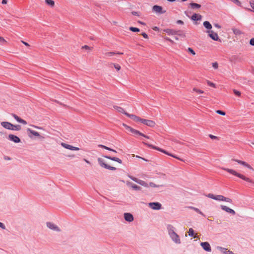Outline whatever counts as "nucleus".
Segmentation results:
<instances>
[{
    "label": "nucleus",
    "mask_w": 254,
    "mask_h": 254,
    "mask_svg": "<svg viewBox=\"0 0 254 254\" xmlns=\"http://www.w3.org/2000/svg\"><path fill=\"white\" fill-rule=\"evenodd\" d=\"M190 5L192 8H199L201 7V5L199 4H197L196 3H190Z\"/></svg>",
    "instance_id": "nucleus-30"
},
{
    "label": "nucleus",
    "mask_w": 254,
    "mask_h": 254,
    "mask_svg": "<svg viewBox=\"0 0 254 254\" xmlns=\"http://www.w3.org/2000/svg\"><path fill=\"white\" fill-rule=\"evenodd\" d=\"M8 138L15 143H19L20 141V139L18 136L13 134H9L8 135Z\"/></svg>",
    "instance_id": "nucleus-18"
},
{
    "label": "nucleus",
    "mask_w": 254,
    "mask_h": 254,
    "mask_svg": "<svg viewBox=\"0 0 254 254\" xmlns=\"http://www.w3.org/2000/svg\"><path fill=\"white\" fill-rule=\"evenodd\" d=\"M98 162L99 165H100V166H101L102 167L105 168L107 169L110 170H116V168H115L114 167L108 165L107 164H106L105 163L104 160L101 158H98Z\"/></svg>",
    "instance_id": "nucleus-4"
},
{
    "label": "nucleus",
    "mask_w": 254,
    "mask_h": 254,
    "mask_svg": "<svg viewBox=\"0 0 254 254\" xmlns=\"http://www.w3.org/2000/svg\"><path fill=\"white\" fill-rule=\"evenodd\" d=\"M12 128L13 130H19L21 129V127L19 125H13Z\"/></svg>",
    "instance_id": "nucleus-38"
},
{
    "label": "nucleus",
    "mask_w": 254,
    "mask_h": 254,
    "mask_svg": "<svg viewBox=\"0 0 254 254\" xmlns=\"http://www.w3.org/2000/svg\"><path fill=\"white\" fill-rule=\"evenodd\" d=\"M0 228H1L3 230L5 229V228H6L4 224L0 222Z\"/></svg>",
    "instance_id": "nucleus-55"
},
{
    "label": "nucleus",
    "mask_w": 254,
    "mask_h": 254,
    "mask_svg": "<svg viewBox=\"0 0 254 254\" xmlns=\"http://www.w3.org/2000/svg\"><path fill=\"white\" fill-rule=\"evenodd\" d=\"M129 178H130L132 180L134 181L135 182L138 183L139 180L137 179L136 178L133 177L132 176H129Z\"/></svg>",
    "instance_id": "nucleus-49"
},
{
    "label": "nucleus",
    "mask_w": 254,
    "mask_h": 254,
    "mask_svg": "<svg viewBox=\"0 0 254 254\" xmlns=\"http://www.w3.org/2000/svg\"><path fill=\"white\" fill-rule=\"evenodd\" d=\"M201 247L203 248V249L207 252H210L211 251V248L208 242H203L201 243L200 244Z\"/></svg>",
    "instance_id": "nucleus-17"
},
{
    "label": "nucleus",
    "mask_w": 254,
    "mask_h": 254,
    "mask_svg": "<svg viewBox=\"0 0 254 254\" xmlns=\"http://www.w3.org/2000/svg\"><path fill=\"white\" fill-rule=\"evenodd\" d=\"M231 160L235 161V162L238 163V164H241V165L249 168L250 170H253V168L251 166V165H250L249 164H248L247 162H246L245 161H242L240 160H238V159H232Z\"/></svg>",
    "instance_id": "nucleus-6"
},
{
    "label": "nucleus",
    "mask_w": 254,
    "mask_h": 254,
    "mask_svg": "<svg viewBox=\"0 0 254 254\" xmlns=\"http://www.w3.org/2000/svg\"><path fill=\"white\" fill-rule=\"evenodd\" d=\"M193 91H194V92H196L199 94H203L204 93V91L202 90H200V89H198L196 88H193Z\"/></svg>",
    "instance_id": "nucleus-37"
},
{
    "label": "nucleus",
    "mask_w": 254,
    "mask_h": 254,
    "mask_svg": "<svg viewBox=\"0 0 254 254\" xmlns=\"http://www.w3.org/2000/svg\"><path fill=\"white\" fill-rule=\"evenodd\" d=\"M208 197L212 198L213 199H215V195L213 194L212 193H209L206 195Z\"/></svg>",
    "instance_id": "nucleus-50"
},
{
    "label": "nucleus",
    "mask_w": 254,
    "mask_h": 254,
    "mask_svg": "<svg viewBox=\"0 0 254 254\" xmlns=\"http://www.w3.org/2000/svg\"><path fill=\"white\" fill-rule=\"evenodd\" d=\"M99 147H102L103 148H104L106 150H110V151H113V152H117L116 150L112 149V148H110L107 146H106L105 145H102V144H99L98 145Z\"/></svg>",
    "instance_id": "nucleus-29"
},
{
    "label": "nucleus",
    "mask_w": 254,
    "mask_h": 254,
    "mask_svg": "<svg viewBox=\"0 0 254 254\" xmlns=\"http://www.w3.org/2000/svg\"><path fill=\"white\" fill-rule=\"evenodd\" d=\"M127 185L128 186H129V187H131L134 190H141V188L140 187L137 186L135 184H132V183H131L130 182H127Z\"/></svg>",
    "instance_id": "nucleus-19"
},
{
    "label": "nucleus",
    "mask_w": 254,
    "mask_h": 254,
    "mask_svg": "<svg viewBox=\"0 0 254 254\" xmlns=\"http://www.w3.org/2000/svg\"><path fill=\"white\" fill-rule=\"evenodd\" d=\"M163 31L167 33L169 35H175L180 32V30L176 31L172 29H166L163 30Z\"/></svg>",
    "instance_id": "nucleus-15"
},
{
    "label": "nucleus",
    "mask_w": 254,
    "mask_h": 254,
    "mask_svg": "<svg viewBox=\"0 0 254 254\" xmlns=\"http://www.w3.org/2000/svg\"><path fill=\"white\" fill-rule=\"evenodd\" d=\"M27 131L28 133H31V134L35 136L39 137L40 139L43 140L45 139V137L42 135H40V134L33 130L31 129L30 128H27Z\"/></svg>",
    "instance_id": "nucleus-9"
},
{
    "label": "nucleus",
    "mask_w": 254,
    "mask_h": 254,
    "mask_svg": "<svg viewBox=\"0 0 254 254\" xmlns=\"http://www.w3.org/2000/svg\"><path fill=\"white\" fill-rule=\"evenodd\" d=\"M46 227L51 231L60 232L61 231V228L55 223L48 221L46 223Z\"/></svg>",
    "instance_id": "nucleus-3"
},
{
    "label": "nucleus",
    "mask_w": 254,
    "mask_h": 254,
    "mask_svg": "<svg viewBox=\"0 0 254 254\" xmlns=\"http://www.w3.org/2000/svg\"><path fill=\"white\" fill-rule=\"evenodd\" d=\"M32 126L33 127H34V128H37V129H43V128L40 127L36 126H34V125H32Z\"/></svg>",
    "instance_id": "nucleus-61"
},
{
    "label": "nucleus",
    "mask_w": 254,
    "mask_h": 254,
    "mask_svg": "<svg viewBox=\"0 0 254 254\" xmlns=\"http://www.w3.org/2000/svg\"><path fill=\"white\" fill-rule=\"evenodd\" d=\"M113 108H114V109L116 110L118 112L124 113V114H125V113H126L124 109L121 107H119L117 106H114Z\"/></svg>",
    "instance_id": "nucleus-25"
},
{
    "label": "nucleus",
    "mask_w": 254,
    "mask_h": 254,
    "mask_svg": "<svg viewBox=\"0 0 254 254\" xmlns=\"http://www.w3.org/2000/svg\"><path fill=\"white\" fill-rule=\"evenodd\" d=\"M152 10L159 14H163L166 12V10H163L162 6L157 5H155L152 7Z\"/></svg>",
    "instance_id": "nucleus-5"
},
{
    "label": "nucleus",
    "mask_w": 254,
    "mask_h": 254,
    "mask_svg": "<svg viewBox=\"0 0 254 254\" xmlns=\"http://www.w3.org/2000/svg\"><path fill=\"white\" fill-rule=\"evenodd\" d=\"M207 84L210 86H211V87H215V84L212 82H211V81H207Z\"/></svg>",
    "instance_id": "nucleus-48"
},
{
    "label": "nucleus",
    "mask_w": 254,
    "mask_h": 254,
    "mask_svg": "<svg viewBox=\"0 0 254 254\" xmlns=\"http://www.w3.org/2000/svg\"><path fill=\"white\" fill-rule=\"evenodd\" d=\"M103 156L105 158H106L109 159L111 160L112 161H114L117 162H118L120 164H122V161L120 158H119L112 157L109 156Z\"/></svg>",
    "instance_id": "nucleus-21"
},
{
    "label": "nucleus",
    "mask_w": 254,
    "mask_h": 254,
    "mask_svg": "<svg viewBox=\"0 0 254 254\" xmlns=\"http://www.w3.org/2000/svg\"><path fill=\"white\" fill-rule=\"evenodd\" d=\"M221 208L222 210L225 211L226 212L229 213L230 214H232V215H234L236 214L235 211L233 210L232 209L225 206V205H221Z\"/></svg>",
    "instance_id": "nucleus-16"
},
{
    "label": "nucleus",
    "mask_w": 254,
    "mask_h": 254,
    "mask_svg": "<svg viewBox=\"0 0 254 254\" xmlns=\"http://www.w3.org/2000/svg\"><path fill=\"white\" fill-rule=\"evenodd\" d=\"M148 186H149V187H152V188L159 187V186H157L156 185H155L154 183H153L152 182H150L148 184Z\"/></svg>",
    "instance_id": "nucleus-47"
},
{
    "label": "nucleus",
    "mask_w": 254,
    "mask_h": 254,
    "mask_svg": "<svg viewBox=\"0 0 254 254\" xmlns=\"http://www.w3.org/2000/svg\"><path fill=\"white\" fill-rule=\"evenodd\" d=\"M82 48L85 49L86 50H91V48H90V47H89L87 45H84V46L82 47Z\"/></svg>",
    "instance_id": "nucleus-56"
},
{
    "label": "nucleus",
    "mask_w": 254,
    "mask_h": 254,
    "mask_svg": "<svg viewBox=\"0 0 254 254\" xmlns=\"http://www.w3.org/2000/svg\"><path fill=\"white\" fill-rule=\"evenodd\" d=\"M216 113L219 115L224 116L225 115V113L223 111H222L221 110H217L216 111Z\"/></svg>",
    "instance_id": "nucleus-51"
},
{
    "label": "nucleus",
    "mask_w": 254,
    "mask_h": 254,
    "mask_svg": "<svg viewBox=\"0 0 254 254\" xmlns=\"http://www.w3.org/2000/svg\"><path fill=\"white\" fill-rule=\"evenodd\" d=\"M6 41L5 40V39H4L3 38H2V37H0V43H2V44H4L5 43H6Z\"/></svg>",
    "instance_id": "nucleus-53"
},
{
    "label": "nucleus",
    "mask_w": 254,
    "mask_h": 254,
    "mask_svg": "<svg viewBox=\"0 0 254 254\" xmlns=\"http://www.w3.org/2000/svg\"><path fill=\"white\" fill-rule=\"evenodd\" d=\"M12 116L13 117V118H14V119H15V120H16L18 122H19V123H21V124H23V125H26V124H27V122H26L25 120H23V119H22L20 118H19L18 116H17L16 115L13 114V115H12Z\"/></svg>",
    "instance_id": "nucleus-20"
},
{
    "label": "nucleus",
    "mask_w": 254,
    "mask_h": 254,
    "mask_svg": "<svg viewBox=\"0 0 254 254\" xmlns=\"http://www.w3.org/2000/svg\"><path fill=\"white\" fill-rule=\"evenodd\" d=\"M141 123L144 125L151 127H155L156 125V123L154 121L150 120L142 119Z\"/></svg>",
    "instance_id": "nucleus-8"
},
{
    "label": "nucleus",
    "mask_w": 254,
    "mask_h": 254,
    "mask_svg": "<svg viewBox=\"0 0 254 254\" xmlns=\"http://www.w3.org/2000/svg\"><path fill=\"white\" fill-rule=\"evenodd\" d=\"M223 196H224L222 195H215L214 200H219V201H223Z\"/></svg>",
    "instance_id": "nucleus-35"
},
{
    "label": "nucleus",
    "mask_w": 254,
    "mask_h": 254,
    "mask_svg": "<svg viewBox=\"0 0 254 254\" xmlns=\"http://www.w3.org/2000/svg\"><path fill=\"white\" fill-rule=\"evenodd\" d=\"M222 252H223L225 254H234V253L229 250H227L224 248H221Z\"/></svg>",
    "instance_id": "nucleus-34"
},
{
    "label": "nucleus",
    "mask_w": 254,
    "mask_h": 254,
    "mask_svg": "<svg viewBox=\"0 0 254 254\" xmlns=\"http://www.w3.org/2000/svg\"><path fill=\"white\" fill-rule=\"evenodd\" d=\"M61 145L64 147V148H66L67 149H69L70 150H79V148L77 147L73 146L71 145L66 144L65 143L62 142L61 143Z\"/></svg>",
    "instance_id": "nucleus-10"
},
{
    "label": "nucleus",
    "mask_w": 254,
    "mask_h": 254,
    "mask_svg": "<svg viewBox=\"0 0 254 254\" xmlns=\"http://www.w3.org/2000/svg\"><path fill=\"white\" fill-rule=\"evenodd\" d=\"M149 206L154 210H159L161 208V204L159 202H150Z\"/></svg>",
    "instance_id": "nucleus-11"
},
{
    "label": "nucleus",
    "mask_w": 254,
    "mask_h": 254,
    "mask_svg": "<svg viewBox=\"0 0 254 254\" xmlns=\"http://www.w3.org/2000/svg\"><path fill=\"white\" fill-rule=\"evenodd\" d=\"M221 169L223 170H225L228 172L229 173L232 174L235 176H237L246 181H247L248 182L252 183V181L249 179V178H247L244 176L243 175L240 174L236 172L235 170L232 169H229V168H221Z\"/></svg>",
    "instance_id": "nucleus-1"
},
{
    "label": "nucleus",
    "mask_w": 254,
    "mask_h": 254,
    "mask_svg": "<svg viewBox=\"0 0 254 254\" xmlns=\"http://www.w3.org/2000/svg\"><path fill=\"white\" fill-rule=\"evenodd\" d=\"M46 3L51 6V7H53L55 6V1L53 0H45Z\"/></svg>",
    "instance_id": "nucleus-26"
},
{
    "label": "nucleus",
    "mask_w": 254,
    "mask_h": 254,
    "mask_svg": "<svg viewBox=\"0 0 254 254\" xmlns=\"http://www.w3.org/2000/svg\"><path fill=\"white\" fill-rule=\"evenodd\" d=\"M131 133H133V134H138L139 135H142V133L140 132V131L135 129H133L132 131L131 132Z\"/></svg>",
    "instance_id": "nucleus-40"
},
{
    "label": "nucleus",
    "mask_w": 254,
    "mask_h": 254,
    "mask_svg": "<svg viewBox=\"0 0 254 254\" xmlns=\"http://www.w3.org/2000/svg\"><path fill=\"white\" fill-rule=\"evenodd\" d=\"M251 6L252 8V11L254 12V3H251Z\"/></svg>",
    "instance_id": "nucleus-62"
},
{
    "label": "nucleus",
    "mask_w": 254,
    "mask_h": 254,
    "mask_svg": "<svg viewBox=\"0 0 254 254\" xmlns=\"http://www.w3.org/2000/svg\"><path fill=\"white\" fill-rule=\"evenodd\" d=\"M129 29L130 31L134 32H139L140 31L139 29H138V28L133 27H130Z\"/></svg>",
    "instance_id": "nucleus-36"
},
{
    "label": "nucleus",
    "mask_w": 254,
    "mask_h": 254,
    "mask_svg": "<svg viewBox=\"0 0 254 254\" xmlns=\"http://www.w3.org/2000/svg\"><path fill=\"white\" fill-rule=\"evenodd\" d=\"M141 35H142V36L145 38V39H148V35H147V34H146L145 33L143 32L141 34Z\"/></svg>",
    "instance_id": "nucleus-58"
},
{
    "label": "nucleus",
    "mask_w": 254,
    "mask_h": 254,
    "mask_svg": "<svg viewBox=\"0 0 254 254\" xmlns=\"http://www.w3.org/2000/svg\"><path fill=\"white\" fill-rule=\"evenodd\" d=\"M203 26L207 29L210 30L212 29V25L210 23L207 21H205L203 23Z\"/></svg>",
    "instance_id": "nucleus-22"
},
{
    "label": "nucleus",
    "mask_w": 254,
    "mask_h": 254,
    "mask_svg": "<svg viewBox=\"0 0 254 254\" xmlns=\"http://www.w3.org/2000/svg\"><path fill=\"white\" fill-rule=\"evenodd\" d=\"M232 31L235 35H240L243 34V33L239 29L232 28Z\"/></svg>",
    "instance_id": "nucleus-24"
},
{
    "label": "nucleus",
    "mask_w": 254,
    "mask_h": 254,
    "mask_svg": "<svg viewBox=\"0 0 254 254\" xmlns=\"http://www.w3.org/2000/svg\"><path fill=\"white\" fill-rule=\"evenodd\" d=\"M116 54H120V55H122L123 54V53H120V52H118L117 53H116L115 52H107L105 54V55L107 56V57H112Z\"/></svg>",
    "instance_id": "nucleus-27"
},
{
    "label": "nucleus",
    "mask_w": 254,
    "mask_h": 254,
    "mask_svg": "<svg viewBox=\"0 0 254 254\" xmlns=\"http://www.w3.org/2000/svg\"><path fill=\"white\" fill-rule=\"evenodd\" d=\"M114 67L117 70H120L121 69V66L118 64H113Z\"/></svg>",
    "instance_id": "nucleus-45"
},
{
    "label": "nucleus",
    "mask_w": 254,
    "mask_h": 254,
    "mask_svg": "<svg viewBox=\"0 0 254 254\" xmlns=\"http://www.w3.org/2000/svg\"><path fill=\"white\" fill-rule=\"evenodd\" d=\"M169 235L171 238H177L178 237V235L173 230L169 231Z\"/></svg>",
    "instance_id": "nucleus-28"
},
{
    "label": "nucleus",
    "mask_w": 254,
    "mask_h": 254,
    "mask_svg": "<svg viewBox=\"0 0 254 254\" xmlns=\"http://www.w3.org/2000/svg\"><path fill=\"white\" fill-rule=\"evenodd\" d=\"M125 115L136 122H140L141 123L142 122V119H141L134 115L129 114L127 113H125Z\"/></svg>",
    "instance_id": "nucleus-13"
},
{
    "label": "nucleus",
    "mask_w": 254,
    "mask_h": 254,
    "mask_svg": "<svg viewBox=\"0 0 254 254\" xmlns=\"http://www.w3.org/2000/svg\"><path fill=\"white\" fill-rule=\"evenodd\" d=\"M188 51L190 52L192 55H195V52L194 51V50L191 48H189L188 49Z\"/></svg>",
    "instance_id": "nucleus-46"
},
{
    "label": "nucleus",
    "mask_w": 254,
    "mask_h": 254,
    "mask_svg": "<svg viewBox=\"0 0 254 254\" xmlns=\"http://www.w3.org/2000/svg\"><path fill=\"white\" fill-rule=\"evenodd\" d=\"M206 33L208 34L209 36L214 41H218L219 37L218 34L212 30H207Z\"/></svg>",
    "instance_id": "nucleus-7"
},
{
    "label": "nucleus",
    "mask_w": 254,
    "mask_h": 254,
    "mask_svg": "<svg viewBox=\"0 0 254 254\" xmlns=\"http://www.w3.org/2000/svg\"><path fill=\"white\" fill-rule=\"evenodd\" d=\"M143 143L145 145H147V146H148L149 147H151V148H153L154 149H156L157 150H158V151H160L161 152H163V153H165V154H167L168 155L172 156V157H173L174 158H176L177 159H179V160H180L181 161H183V159H182L181 158H180L177 157V156H175V155H173V154H172L171 153H169L168 152L166 151V150H164V149H163L162 148H160L158 147H157L156 146H154V145H153L152 144H148V143H146V142H143Z\"/></svg>",
    "instance_id": "nucleus-2"
},
{
    "label": "nucleus",
    "mask_w": 254,
    "mask_h": 254,
    "mask_svg": "<svg viewBox=\"0 0 254 254\" xmlns=\"http://www.w3.org/2000/svg\"><path fill=\"white\" fill-rule=\"evenodd\" d=\"M165 39L166 40H167V41H169V42H171V43H174V41H173L172 40H171V39H170L169 38L165 37Z\"/></svg>",
    "instance_id": "nucleus-59"
},
{
    "label": "nucleus",
    "mask_w": 254,
    "mask_h": 254,
    "mask_svg": "<svg viewBox=\"0 0 254 254\" xmlns=\"http://www.w3.org/2000/svg\"><path fill=\"white\" fill-rule=\"evenodd\" d=\"M177 23L179 24H184V22L181 20H178L177 21Z\"/></svg>",
    "instance_id": "nucleus-60"
},
{
    "label": "nucleus",
    "mask_w": 254,
    "mask_h": 254,
    "mask_svg": "<svg viewBox=\"0 0 254 254\" xmlns=\"http://www.w3.org/2000/svg\"><path fill=\"white\" fill-rule=\"evenodd\" d=\"M250 44L252 46H254V38L250 40Z\"/></svg>",
    "instance_id": "nucleus-57"
},
{
    "label": "nucleus",
    "mask_w": 254,
    "mask_h": 254,
    "mask_svg": "<svg viewBox=\"0 0 254 254\" xmlns=\"http://www.w3.org/2000/svg\"><path fill=\"white\" fill-rule=\"evenodd\" d=\"M21 42L24 44L25 45V46H29V45L28 44V43L23 41H22Z\"/></svg>",
    "instance_id": "nucleus-64"
},
{
    "label": "nucleus",
    "mask_w": 254,
    "mask_h": 254,
    "mask_svg": "<svg viewBox=\"0 0 254 254\" xmlns=\"http://www.w3.org/2000/svg\"><path fill=\"white\" fill-rule=\"evenodd\" d=\"M201 16L197 14H193L191 16V19L193 20H199L201 19Z\"/></svg>",
    "instance_id": "nucleus-23"
},
{
    "label": "nucleus",
    "mask_w": 254,
    "mask_h": 254,
    "mask_svg": "<svg viewBox=\"0 0 254 254\" xmlns=\"http://www.w3.org/2000/svg\"><path fill=\"white\" fill-rule=\"evenodd\" d=\"M7 2V0H2V1H1V3L3 4H6Z\"/></svg>",
    "instance_id": "nucleus-63"
},
{
    "label": "nucleus",
    "mask_w": 254,
    "mask_h": 254,
    "mask_svg": "<svg viewBox=\"0 0 254 254\" xmlns=\"http://www.w3.org/2000/svg\"><path fill=\"white\" fill-rule=\"evenodd\" d=\"M209 136L210 138L212 139H218V137L216 136H215L214 135H212V134H209Z\"/></svg>",
    "instance_id": "nucleus-54"
},
{
    "label": "nucleus",
    "mask_w": 254,
    "mask_h": 254,
    "mask_svg": "<svg viewBox=\"0 0 254 254\" xmlns=\"http://www.w3.org/2000/svg\"><path fill=\"white\" fill-rule=\"evenodd\" d=\"M1 125L6 129L13 130V128H12L13 125L9 122H2L1 123Z\"/></svg>",
    "instance_id": "nucleus-12"
},
{
    "label": "nucleus",
    "mask_w": 254,
    "mask_h": 254,
    "mask_svg": "<svg viewBox=\"0 0 254 254\" xmlns=\"http://www.w3.org/2000/svg\"><path fill=\"white\" fill-rule=\"evenodd\" d=\"M138 184L145 187H149L148 184L142 180H139Z\"/></svg>",
    "instance_id": "nucleus-31"
},
{
    "label": "nucleus",
    "mask_w": 254,
    "mask_h": 254,
    "mask_svg": "<svg viewBox=\"0 0 254 254\" xmlns=\"http://www.w3.org/2000/svg\"><path fill=\"white\" fill-rule=\"evenodd\" d=\"M223 201H226L227 202H229V203H232V200L231 199H230L228 197H225L224 196H223Z\"/></svg>",
    "instance_id": "nucleus-42"
},
{
    "label": "nucleus",
    "mask_w": 254,
    "mask_h": 254,
    "mask_svg": "<svg viewBox=\"0 0 254 254\" xmlns=\"http://www.w3.org/2000/svg\"><path fill=\"white\" fill-rule=\"evenodd\" d=\"M124 218L126 221L131 222L133 221V216L130 213H125L124 214Z\"/></svg>",
    "instance_id": "nucleus-14"
},
{
    "label": "nucleus",
    "mask_w": 254,
    "mask_h": 254,
    "mask_svg": "<svg viewBox=\"0 0 254 254\" xmlns=\"http://www.w3.org/2000/svg\"><path fill=\"white\" fill-rule=\"evenodd\" d=\"M189 208L191 209L194 210L195 211L197 212L199 214H200L203 216H204V214L200 210H199L198 208L192 207V206H190V207H189Z\"/></svg>",
    "instance_id": "nucleus-32"
},
{
    "label": "nucleus",
    "mask_w": 254,
    "mask_h": 254,
    "mask_svg": "<svg viewBox=\"0 0 254 254\" xmlns=\"http://www.w3.org/2000/svg\"><path fill=\"white\" fill-rule=\"evenodd\" d=\"M189 236L192 237L194 235V231L192 228H190L189 231Z\"/></svg>",
    "instance_id": "nucleus-39"
},
{
    "label": "nucleus",
    "mask_w": 254,
    "mask_h": 254,
    "mask_svg": "<svg viewBox=\"0 0 254 254\" xmlns=\"http://www.w3.org/2000/svg\"><path fill=\"white\" fill-rule=\"evenodd\" d=\"M123 126L126 128L127 130L130 131V132H132L133 129H134L125 124H123Z\"/></svg>",
    "instance_id": "nucleus-33"
},
{
    "label": "nucleus",
    "mask_w": 254,
    "mask_h": 254,
    "mask_svg": "<svg viewBox=\"0 0 254 254\" xmlns=\"http://www.w3.org/2000/svg\"><path fill=\"white\" fill-rule=\"evenodd\" d=\"M131 14L133 15H135V16H140V14L139 12H136V11H132L131 12Z\"/></svg>",
    "instance_id": "nucleus-52"
},
{
    "label": "nucleus",
    "mask_w": 254,
    "mask_h": 254,
    "mask_svg": "<svg viewBox=\"0 0 254 254\" xmlns=\"http://www.w3.org/2000/svg\"><path fill=\"white\" fill-rule=\"evenodd\" d=\"M212 65V67L215 69L218 68V64L217 62L213 63Z\"/></svg>",
    "instance_id": "nucleus-44"
},
{
    "label": "nucleus",
    "mask_w": 254,
    "mask_h": 254,
    "mask_svg": "<svg viewBox=\"0 0 254 254\" xmlns=\"http://www.w3.org/2000/svg\"><path fill=\"white\" fill-rule=\"evenodd\" d=\"M233 92L234 93V94L237 95V96H239L240 97L241 95V93L240 91L236 90V89H233Z\"/></svg>",
    "instance_id": "nucleus-43"
},
{
    "label": "nucleus",
    "mask_w": 254,
    "mask_h": 254,
    "mask_svg": "<svg viewBox=\"0 0 254 254\" xmlns=\"http://www.w3.org/2000/svg\"><path fill=\"white\" fill-rule=\"evenodd\" d=\"M177 35H178L179 36L183 38H185L186 37V34L185 33H183L181 30L180 32H178V34Z\"/></svg>",
    "instance_id": "nucleus-41"
}]
</instances>
